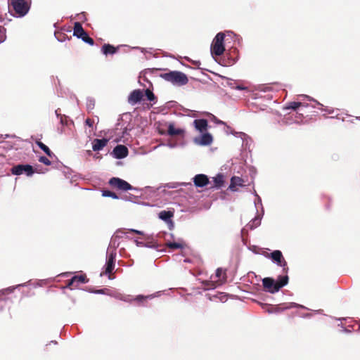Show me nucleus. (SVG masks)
Wrapping results in <instances>:
<instances>
[{
  "label": "nucleus",
  "instance_id": "12",
  "mask_svg": "<svg viewBox=\"0 0 360 360\" xmlns=\"http://www.w3.org/2000/svg\"><path fill=\"white\" fill-rule=\"evenodd\" d=\"M194 185L196 187H204L209 184V179L207 175L200 174L193 177Z\"/></svg>",
  "mask_w": 360,
  "mask_h": 360
},
{
  "label": "nucleus",
  "instance_id": "15",
  "mask_svg": "<svg viewBox=\"0 0 360 360\" xmlns=\"http://www.w3.org/2000/svg\"><path fill=\"white\" fill-rule=\"evenodd\" d=\"M167 134L170 136L184 137L185 131L183 129H176L173 123H169L168 125Z\"/></svg>",
  "mask_w": 360,
  "mask_h": 360
},
{
  "label": "nucleus",
  "instance_id": "9",
  "mask_svg": "<svg viewBox=\"0 0 360 360\" xmlns=\"http://www.w3.org/2000/svg\"><path fill=\"white\" fill-rule=\"evenodd\" d=\"M115 257L116 253L114 252H112L108 255L105 264V271L101 274V276L103 274H109V278H111L110 274L112 273L115 268Z\"/></svg>",
  "mask_w": 360,
  "mask_h": 360
},
{
  "label": "nucleus",
  "instance_id": "17",
  "mask_svg": "<svg viewBox=\"0 0 360 360\" xmlns=\"http://www.w3.org/2000/svg\"><path fill=\"white\" fill-rule=\"evenodd\" d=\"M193 125L200 132H203L207 130L208 122L207 120L198 119L193 121Z\"/></svg>",
  "mask_w": 360,
  "mask_h": 360
},
{
  "label": "nucleus",
  "instance_id": "25",
  "mask_svg": "<svg viewBox=\"0 0 360 360\" xmlns=\"http://www.w3.org/2000/svg\"><path fill=\"white\" fill-rule=\"evenodd\" d=\"M102 195L104 196V197H110L113 199H118V196L117 195L112 192V191H108V190H103L102 191Z\"/></svg>",
  "mask_w": 360,
  "mask_h": 360
},
{
  "label": "nucleus",
  "instance_id": "28",
  "mask_svg": "<svg viewBox=\"0 0 360 360\" xmlns=\"http://www.w3.org/2000/svg\"><path fill=\"white\" fill-rule=\"evenodd\" d=\"M150 297H151V296L138 295L135 297L134 300L140 303H143L144 301Z\"/></svg>",
  "mask_w": 360,
  "mask_h": 360
},
{
  "label": "nucleus",
  "instance_id": "31",
  "mask_svg": "<svg viewBox=\"0 0 360 360\" xmlns=\"http://www.w3.org/2000/svg\"><path fill=\"white\" fill-rule=\"evenodd\" d=\"M120 233H126L125 231L123 229H118L116 233L115 237H122V236H120Z\"/></svg>",
  "mask_w": 360,
  "mask_h": 360
},
{
  "label": "nucleus",
  "instance_id": "29",
  "mask_svg": "<svg viewBox=\"0 0 360 360\" xmlns=\"http://www.w3.org/2000/svg\"><path fill=\"white\" fill-rule=\"evenodd\" d=\"M39 161L45 165H50L51 164V162L45 156H41L39 158Z\"/></svg>",
  "mask_w": 360,
  "mask_h": 360
},
{
  "label": "nucleus",
  "instance_id": "8",
  "mask_svg": "<svg viewBox=\"0 0 360 360\" xmlns=\"http://www.w3.org/2000/svg\"><path fill=\"white\" fill-rule=\"evenodd\" d=\"M89 281L85 274H80L73 276L68 280L67 287L70 288H76L81 283H86Z\"/></svg>",
  "mask_w": 360,
  "mask_h": 360
},
{
  "label": "nucleus",
  "instance_id": "11",
  "mask_svg": "<svg viewBox=\"0 0 360 360\" xmlns=\"http://www.w3.org/2000/svg\"><path fill=\"white\" fill-rule=\"evenodd\" d=\"M128 148L124 145H117L113 149L114 156L117 159H122L127 156Z\"/></svg>",
  "mask_w": 360,
  "mask_h": 360
},
{
  "label": "nucleus",
  "instance_id": "30",
  "mask_svg": "<svg viewBox=\"0 0 360 360\" xmlns=\"http://www.w3.org/2000/svg\"><path fill=\"white\" fill-rule=\"evenodd\" d=\"M85 123L86 125H88L89 127H92L94 123V120H91L90 118H87L85 121Z\"/></svg>",
  "mask_w": 360,
  "mask_h": 360
},
{
  "label": "nucleus",
  "instance_id": "6",
  "mask_svg": "<svg viewBox=\"0 0 360 360\" xmlns=\"http://www.w3.org/2000/svg\"><path fill=\"white\" fill-rule=\"evenodd\" d=\"M108 183L112 187L121 191H127L133 188L128 182L118 177L111 178Z\"/></svg>",
  "mask_w": 360,
  "mask_h": 360
},
{
  "label": "nucleus",
  "instance_id": "36",
  "mask_svg": "<svg viewBox=\"0 0 360 360\" xmlns=\"http://www.w3.org/2000/svg\"><path fill=\"white\" fill-rule=\"evenodd\" d=\"M210 285H209V288H214L216 287L215 284L214 282H210Z\"/></svg>",
  "mask_w": 360,
  "mask_h": 360
},
{
  "label": "nucleus",
  "instance_id": "23",
  "mask_svg": "<svg viewBox=\"0 0 360 360\" xmlns=\"http://www.w3.org/2000/svg\"><path fill=\"white\" fill-rule=\"evenodd\" d=\"M214 182V186L217 188H221L224 184V175L221 174H217L213 178Z\"/></svg>",
  "mask_w": 360,
  "mask_h": 360
},
{
  "label": "nucleus",
  "instance_id": "10",
  "mask_svg": "<svg viewBox=\"0 0 360 360\" xmlns=\"http://www.w3.org/2000/svg\"><path fill=\"white\" fill-rule=\"evenodd\" d=\"M143 92L141 89H135L132 91L129 97L128 103L131 105H135L136 103L141 101L143 98Z\"/></svg>",
  "mask_w": 360,
  "mask_h": 360
},
{
  "label": "nucleus",
  "instance_id": "21",
  "mask_svg": "<svg viewBox=\"0 0 360 360\" xmlns=\"http://www.w3.org/2000/svg\"><path fill=\"white\" fill-rule=\"evenodd\" d=\"M160 219L165 221H168L174 216V212L170 210H162L159 213Z\"/></svg>",
  "mask_w": 360,
  "mask_h": 360
},
{
  "label": "nucleus",
  "instance_id": "34",
  "mask_svg": "<svg viewBox=\"0 0 360 360\" xmlns=\"http://www.w3.org/2000/svg\"><path fill=\"white\" fill-rule=\"evenodd\" d=\"M129 231L131 232V233H135L139 234V235H142L143 234L142 231H138V230H135V229H129Z\"/></svg>",
  "mask_w": 360,
  "mask_h": 360
},
{
  "label": "nucleus",
  "instance_id": "33",
  "mask_svg": "<svg viewBox=\"0 0 360 360\" xmlns=\"http://www.w3.org/2000/svg\"><path fill=\"white\" fill-rule=\"evenodd\" d=\"M1 148H3L8 149L10 148H12V146H8L7 145V143L6 141H4L1 140Z\"/></svg>",
  "mask_w": 360,
  "mask_h": 360
},
{
  "label": "nucleus",
  "instance_id": "5",
  "mask_svg": "<svg viewBox=\"0 0 360 360\" xmlns=\"http://www.w3.org/2000/svg\"><path fill=\"white\" fill-rule=\"evenodd\" d=\"M73 34L91 46L94 44V39L88 35L86 32L82 27L81 23L79 22H75Z\"/></svg>",
  "mask_w": 360,
  "mask_h": 360
},
{
  "label": "nucleus",
  "instance_id": "4",
  "mask_svg": "<svg viewBox=\"0 0 360 360\" xmlns=\"http://www.w3.org/2000/svg\"><path fill=\"white\" fill-rule=\"evenodd\" d=\"M225 34L222 32L217 34L211 44V53L212 56H219L222 55L225 51L224 48Z\"/></svg>",
  "mask_w": 360,
  "mask_h": 360
},
{
  "label": "nucleus",
  "instance_id": "27",
  "mask_svg": "<svg viewBox=\"0 0 360 360\" xmlns=\"http://www.w3.org/2000/svg\"><path fill=\"white\" fill-rule=\"evenodd\" d=\"M167 246L170 248V249H173V250H175V249H179V248H183V245L181 244V243H175V242H173V243H167Z\"/></svg>",
  "mask_w": 360,
  "mask_h": 360
},
{
  "label": "nucleus",
  "instance_id": "37",
  "mask_svg": "<svg viewBox=\"0 0 360 360\" xmlns=\"http://www.w3.org/2000/svg\"><path fill=\"white\" fill-rule=\"evenodd\" d=\"M103 291H104L103 289L98 290L96 291V293H103Z\"/></svg>",
  "mask_w": 360,
  "mask_h": 360
},
{
  "label": "nucleus",
  "instance_id": "7",
  "mask_svg": "<svg viewBox=\"0 0 360 360\" xmlns=\"http://www.w3.org/2000/svg\"><path fill=\"white\" fill-rule=\"evenodd\" d=\"M11 172L15 175H20L25 173L27 176H31L34 173L32 166L30 165H18L11 168Z\"/></svg>",
  "mask_w": 360,
  "mask_h": 360
},
{
  "label": "nucleus",
  "instance_id": "22",
  "mask_svg": "<svg viewBox=\"0 0 360 360\" xmlns=\"http://www.w3.org/2000/svg\"><path fill=\"white\" fill-rule=\"evenodd\" d=\"M36 144L50 158H52L54 155L53 152L41 141L37 140L35 141Z\"/></svg>",
  "mask_w": 360,
  "mask_h": 360
},
{
  "label": "nucleus",
  "instance_id": "1",
  "mask_svg": "<svg viewBox=\"0 0 360 360\" xmlns=\"http://www.w3.org/2000/svg\"><path fill=\"white\" fill-rule=\"evenodd\" d=\"M288 283V276H280L278 281H275L274 279L267 277L262 280V284L266 291L271 293L278 292L281 288L286 285Z\"/></svg>",
  "mask_w": 360,
  "mask_h": 360
},
{
  "label": "nucleus",
  "instance_id": "24",
  "mask_svg": "<svg viewBox=\"0 0 360 360\" xmlns=\"http://www.w3.org/2000/svg\"><path fill=\"white\" fill-rule=\"evenodd\" d=\"M304 105L301 102H290L287 104V105L285 107V109H292V110H297L300 106Z\"/></svg>",
  "mask_w": 360,
  "mask_h": 360
},
{
  "label": "nucleus",
  "instance_id": "13",
  "mask_svg": "<svg viewBox=\"0 0 360 360\" xmlns=\"http://www.w3.org/2000/svg\"><path fill=\"white\" fill-rule=\"evenodd\" d=\"M271 258L276 262L278 265L283 266L285 269L287 266L286 262L284 260L282 252L280 250H274L271 253Z\"/></svg>",
  "mask_w": 360,
  "mask_h": 360
},
{
  "label": "nucleus",
  "instance_id": "2",
  "mask_svg": "<svg viewBox=\"0 0 360 360\" xmlns=\"http://www.w3.org/2000/svg\"><path fill=\"white\" fill-rule=\"evenodd\" d=\"M160 76L165 80L179 86L185 85L188 82L187 76L184 73L179 71H171L167 73L162 74Z\"/></svg>",
  "mask_w": 360,
  "mask_h": 360
},
{
  "label": "nucleus",
  "instance_id": "26",
  "mask_svg": "<svg viewBox=\"0 0 360 360\" xmlns=\"http://www.w3.org/2000/svg\"><path fill=\"white\" fill-rule=\"evenodd\" d=\"M145 95L147 97V99L150 101H153L155 102V100H156V97L154 95V94L148 89H147L146 91H145Z\"/></svg>",
  "mask_w": 360,
  "mask_h": 360
},
{
  "label": "nucleus",
  "instance_id": "19",
  "mask_svg": "<svg viewBox=\"0 0 360 360\" xmlns=\"http://www.w3.org/2000/svg\"><path fill=\"white\" fill-rule=\"evenodd\" d=\"M119 47H115L111 44H105L102 46V52L105 55L114 54L117 52Z\"/></svg>",
  "mask_w": 360,
  "mask_h": 360
},
{
  "label": "nucleus",
  "instance_id": "20",
  "mask_svg": "<svg viewBox=\"0 0 360 360\" xmlns=\"http://www.w3.org/2000/svg\"><path fill=\"white\" fill-rule=\"evenodd\" d=\"M215 276L218 278L216 282L219 284H221L226 280V272L221 268H218L216 270Z\"/></svg>",
  "mask_w": 360,
  "mask_h": 360
},
{
  "label": "nucleus",
  "instance_id": "3",
  "mask_svg": "<svg viewBox=\"0 0 360 360\" xmlns=\"http://www.w3.org/2000/svg\"><path fill=\"white\" fill-rule=\"evenodd\" d=\"M9 7H11L18 17L25 16L30 10V4L25 0H8Z\"/></svg>",
  "mask_w": 360,
  "mask_h": 360
},
{
  "label": "nucleus",
  "instance_id": "35",
  "mask_svg": "<svg viewBox=\"0 0 360 360\" xmlns=\"http://www.w3.org/2000/svg\"><path fill=\"white\" fill-rule=\"evenodd\" d=\"M10 291H11V290H10L9 288L1 290V295H4L6 293H8Z\"/></svg>",
  "mask_w": 360,
  "mask_h": 360
},
{
  "label": "nucleus",
  "instance_id": "32",
  "mask_svg": "<svg viewBox=\"0 0 360 360\" xmlns=\"http://www.w3.org/2000/svg\"><path fill=\"white\" fill-rule=\"evenodd\" d=\"M281 311V309L278 307H271V310L270 309H268V311L270 312V313H272V312H278V311Z\"/></svg>",
  "mask_w": 360,
  "mask_h": 360
},
{
  "label": "nucleus",
  "instance_id": "16",
  "mask_svg": "<svg viewBox=\"0 0 360 360\" xmlns=\"http://www.w3.org/2000/svg\"><path fill=\"white\" fill-rule=\"evenodd\" d=\"M108 143L107 139H95L92 142V149L94 151L102 150Z\"/></svg>",
  "mask_w": 360,
  "mask_h": 360
},
{
  "label": "nucleus",
  "instance_id": "18",
  "mask_svg": "<svg viewBox=\"0 0 360 360\" xmlns=\"http://www.w3.org/2000/svg\"><path fill=\"white\" fill-rule=\"evenodd\" d=\"M243 180L239 176H233L231 179V184L229 186V188L232 191H236V186H243Z\"/></svg>",
  "mask_w": 360,
  "mask_h": 360
},
{
  "label": "nucleus",
  "instance_id": "14",
  "mask_svg": "<svg viewBox=\"0 0 360 360\" xmlns=\"http://www.w3.org/2000/svg\"><path fill=\"white\" fill-rule=\"evenodd\" d=\"M212 141L213 138L210 133H205L200 137L195 139V143L201 146H209Z\"/></svg>",
  "mask_w": 360,
  "mask_h": 360
}]
</instances>
